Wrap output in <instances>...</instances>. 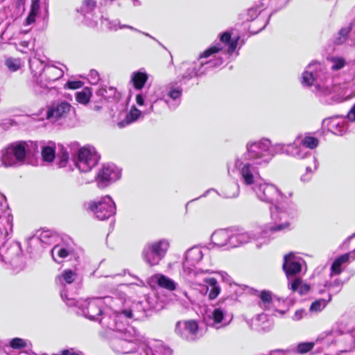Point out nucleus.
I'll return each instance as SVG.
<instances>
[{"label": "nucleus", "mask_w": 355, "mask_h": 355, "mask_svg": "<svg viewBox=\"0 0 355 355\" xmlns=\"http://www.w3.org/2000/svg\"><path fill=\"white\" fill-rule=\"evenodd\" d=\"M120 300L114 298L110 303V311L105 312L99 320V323L106 334H113L119 342L132 343L138 339L139 332L132 326L125 323L122 309H116Z\"/></svg>", "instance_id": "20e7f679"}, {"label": "nucleus", "mask_w": 355, "mask_h": 355, "mask_svg": "<svg viewBox=\"0 0 355 355\" xmlns=\"http://www.w3.org/2000/svg\"><path fill=\"white\" fill-rule=\"evenodd\" d=\"M347 280L342 281L341 279L336 278L332 281L330 282H326L324 284V287L327 288L331 295L332 294H337L338 293L343 286V284L347 282Z\"/></svg>", "instance_id": "c03bdc74"}, {"label": "nucleus", "mask_w": 355, "mask_h": 355, "mask_svg": "<svg viewBox=\"0 0 355 355\" xmlns=\"http://www.w3.org/2000/svg\"><path fill=\"white\" fill-rule=\"evenodd\" d=\"M121 178V170L114 164H107L103 166L97 175L98 185L104 188L112 182Z\"/></svg>", "instance_id": "412c9836"}, {"label": "nucleus", "mask_w": 355, "mask_h": 355, "mask_svg": "<svg viewBox=\"0 0 355 355\" xmlns=\"http://www.w3.org/2000/svg\"><path fill=\"white\" fill-rule=\"evenodd\" d=\"M152 281L156 283L159 287L168 291H174L176 288V283L171 278L162 274L155 275L152 277Z\"/></svg>", "instance_id": "e433bc0d"}, {"label": "nucleus", "mask_w": 355, "mask_h": 355, "mask_svg": "<svg viewBox=\"0 0 355 355\" xmlns=\"http://www.w3.org/2000/svg\"><path fill=\"white\" fill-rule=\"evenodd\" d=\"M100 80L99 74L97 71L92 69L88 74V80L92 85H96Z\"/></svg>", "instance_id": "052dcab7"}, {"label": "nucleus", "mask_w": 355, "mask_h": 355, "mask_svg": "<svg viewBox=\"0 0 355 355\" xmlns=\"http://www.w3.org/2000/svg\"><path fill=\"white\" fill-rule=\"evenodd\" d=\"M211 191H215L217 194L224 198H237L240 193V187L237 182H231L226 184L219 193L214 189L207 190L200 197H206Z\"/></svg>", "instance_id": "bb28decb"}, {"label": "nucleus", "mask_w": 355, "mask_h": 355, "mask_svg": "<svg viewBox=\"0 0 355 355\" xmlns=\"http://www.w3.org/2000/svg\"><path fill=\"white\" fill-rule=\"evenodd\" d=\"M261 10H258L257 7H252L248 10V20L252 21V23L249 26V31L252 34H257L263 30L268 22L263 21L261 19H257L258 15L261 12Z\"/></svg>", "instance_id": "b1692460"}, {"label": "nucleus", "mask_w": 355, "mask_h": 355, "mask_svg": "<svg viewBox=\"0 0 355 355\" xmlns=\"http://www.w3.org/2000/svg\"><path fill=\"white\" fill-rule=\"evenodd\" d=\"M259 306L264 310H270L274 306V299L270 291H263L260 293Z\"/></svg>", "instance_id": "37998d69"}, {"label": "nucleus", "mask_w": 355, "mask_h": 355, "mask_svg": "<svg viewBox=\"0 0 355 355\" xmlns=\"http://www.w3.org/2000/svg\"><path fill=\"white\" fill-rule=\"evenodd\" d=\"M352 32L355 33V19L348 26L343 27L339 31L337 36L334 38V43L338 45L343 44L347 40V37L349 34L348 44L351 46L355 45V42H349Z\"/></svg>", "instance_id": "2f4dec72"}, {"label": "nucleus", "mask_w": 355, "mask_h": 355, "mask_svg": "<svg viewBox=\"0 0 355 355\" xmlns=\"http://www.w3.org/2000/svg\"><path fill=\"white\" fill-rule=\"evenodd\" d=\"M355 259V250L342 254L336 258L331 266L330 276L340 275L343 271V265L349 261V259Z\"/></svg>", "instance_id": "c756f323"}, {"label": "nucleus", "mask_w": 355, "mask_h": 355, "mask_svg": "<svg viewBox=\"0 0 355 355\" xmlns=\"http://www.w3.org/2000/svg\"><path fill=\"white\" fill-rule=\"evenodd\" d=\"M9 345L14 349H20L29 347L31 343L21 338H14L10 340Z\"/></svg>", "instance_id": "8fccbe9b"}, {"label": "nucleus", "mask_w": 355, "mask_h": 355, "mask_svg": "<svg viewBox=\"0 0 355 355\" xmlns=\"http://www.w3.org/2000/svg\"><path fill=\"white\" fill-rule=\"evenodd\" d=\"M40 9V5L38 1L33 0L31 11L26 19V25H30L33 24L35 20V17L38 13Z\"/></svg>", "instance_id": "09e8293b"}, {"label": "nucleus", "mask_w": 355, "mask_h": 355, "mask_svg": "<svg viewBox=\"0 0 355 355\" xmlns=\"http://www.w3.org/2000/svg\"><path fill=\"white\" fill-rule=\"evenodd\" d=\"M153 354L156 355H172L173 351L170 347L160 345L156 347Z\"/></svg>", "instance_id": "4d7b16f0"}, {"label": "nucleus", "mask_w": 355, "mask_h": 355, "mask_svg": "<svg viewBox=\"0 0 355 355\" xmlns=\"http://www.w3.org/2000/svg\"><path fill=\"white\" fill-rule=\"evenodd\" d=\"M240 180L250 189L261 201L270 204L272 222L263 230V234L282 232L289 229L288 218L296 213L297 205L291 203L288 209L282 205L286 198L273 184L266 182L260 176L257 167H251L249 164H239Z\"/></svg>", "instance_id": "f257e3e1"}, {"label": "nucleus", "mask_w": 355, "mask_h": 355, "mask_svg": "<svg viewBox=\"0 0 355 355\" xmlns=\"http://www.w3.org/2000/svg\"><path fill=\"white\" fill-rule=\"evenodd\" d=\"M101 24L102 25L110 31H117L119 28H129L135 32H139V30L134 28L133 26L129 25H121L119 20H113L111 21L107 18L101 17Z\"/></svg>", "instance_id": "ea45409f"}, {"label": "nucleus", "mask_w": 355, "mask_h": 355, "mask_svg": "<svg viewBox=\"0 0 355 355\" xmlns=\"http://www.w3.org/2000/svg\"><path fill=\"white\" fill-rule=\"evenodd\" d=\"M328 129L333 134L343 135L347 130V122L343 117L336 116L331 118L327 123Z\"/></svg>", "instance_id": "7c9ffc66"}, {"label": "nucleus", "mask_w": 355, "mask_h": 355, "mask_svg": "<svg viewBox=\"0 0 355 355\" xmlns=\"http://www.w3.org/2000/svg\"><path fill=\"white\" fill-rule=\"evenodd\" d=\"M304 263V259L293 252L284 255L282 268L288 279V283L297 278L296 276L302 271Z\"/></svg>", "instance_id": "f3484780"}, {"label": "nucleus", "mask_w": 355, "mask_h": 355, "mask_svg": "<svg viewBox=\"0 0 355 355\" xmlns=\"http://www.w3.org/2000/svg\"><path fill=\"white\" fill-rule=\"evenodd\" d=\"M331 294L328 295L327 300H326V299L317 300L311 304L309 310L312 312L321 311L322 309H324V307L331 301Z\"/></svg>", "instance_id": "de8ad7c7"}, {"label": "nucleus", "mask_w": 355, "mask_h": 355, "mask_svg": "<svg viewBox=\"0 0 355 355\" xmlns=\"http://www.w3.org/2000/svg\"><path fill=\"white\" fill-rule=\"evenodd\" d=\"M39 153L38 144L32 141L14 142L0 150V166H19L26 157H33Z\"/></svg>", "instance_id": "39448f33"}, {"label": "nucleus", "mask_w": 355, "mask_h": 355, "mask_svg": "<svg viewBox=\"0 0 355 355\" xmlns=\"http://www.w3.org/2000/svg\"><path fill=\"white\" fill-rule=\"evenodd\" d=\"M180 69L185 70L182 75V80H190L193 76H200L205 73L203 69H200V62L199 66L196 63L190 64L187 62H184L180 67Z\"/></svg>", "instance_id": "c85d7f7f"}, {"label": "nucleus", "mask_w": 355, "mask_h": 355, "mask_svg": "<svg viewBox=\"0 0 355 355\" xmlns=\"http://www.w3.org/2000/svg\"><path fill=\"white\" fill-rule=\"evenodd\" d=\"M277 154H286L292 157H304L306 155L296 142L272 144L271 141L266 138L258 141H249L246 144V153L236 158L233 164H227L228 174L232 175L236 171L240 175L239 163L249 164L251 167L266 165Z\"/></svg>", "instance_id": "f03ea898"}, {"label": "nucleus", "mask_w": 355, "mask_h": 355, "mask_svg": "<svg viewBox=\"0 0 355 355\" xmlns=\"http://www.w3.org/2000/svg\"><path fill=\"white\" fill-rule=\"evenodd\" d=\"M331 334H338L339 339L338 341L345 343L346 347L341 352H347L355 347V329L344 334L339 333L338 331Z\"/></svg>", "instance_id": "f704fd0d"}, {"label": "nucleus", "mask_w": 355, "mask_h": 355, "mask_svg": "<svg viewBox=\"0 0 355 355\" xmlns=\"http://www.w3.org/2000/svg\"><path fill=\"white\" fill-rule=\"evenodd\" d=\"M59 162L58 165L60 167H64L66 166V164L69 159V155L67 150L64 148H62L59 155Z\"/></svg>", "instance_id": "bf43d9fd"}, {"label": "nucleus", "mask_w": 355, "mask_h": 355, "mask_svg": "<svg viewBox=\"0 0 355 355\" xmlns=\"http://www.w3.org/2000/svg\"><path fill=\"white\" fill-rule=\"evenodd\" d=\"M148 79V75L143 71H135L132 73L130 82L137 90H141Z\"/></svg>", "instance_id": "4c0bfd02"}, {"label": "nucleus", "mask_w": 355, "mask_h": 355, "mask_svg": "<svg viewBox=\"0 0 355 355\" xmlns=\"http://www.w3.org/2000/svg\"><path fill=\"white\" fill-rule=\"evenodd\" d=\"M96 7V1L94 0H85L80 8L83 15H86L90 13Z\"/></svg>", "instance_id": "603ef678"}, {"label": "nucleus", "mask_w": 355, "mask_h": 355, "mask_svg": "<svg viewBox=\"0 0 355 355\" xmlns=\"http://www.w3.org/2000/svg\"><path fill=\"white\" fill-rule=\"evenodd\" d=\"M96 95L99 97L101 103L117 98L116 89L113 87H101L96 92Z\"/></svg>", "instance_id": "58836bf2"}, {"label": "nucleus", "mask_w": 355, "mask_h": 355, "mask_svg": "<svg viewBox=\"0 0 355 355\" xmlns=\"http://www.w3.org/2000/svg\"><path fill=\"white\" fill-rule=\"evenodd\" d=\"M302 84L311 87V92L319 101L327 105L338 101V96L345 95V84L338 82V78L318 62H311L302 73Z\"/></svg>", "instance_id": "7ed1b4c3"}, {"label": "nucleus", "mask_w": 355, "mask_h": 355, "mask_svg": "<svg viewBox=\"0 0 355 355\" xmlns=\"http://www.w3.org/2000/svg\"><path fill=\"white\" fill-rule=\"evenodd\" d=\"M69 254V252L67 249L59 245H55L51 250V254L53 259L58 263L61 261L60 259H62L66 258Z\"/></svg>", "instance_id": "a18cd8bd"}, {"label": "nucleus", "mask_w": 355, "mask_h": 355, "mask_svg": "<svg viewBox=\"0 0 355 355\" xmlns=\"http://www.w3.org/2000/svg\"><path fill=\"white\" fill-rule=\"evenodd\" d=\"M12 231V216L6 196L0 192V233L5 236Z\"/></svg>", "instance_id": "aec40b11"}, {"label": "nucleus", "mask_w": 355, "mask_h": 355, "mask_svg": "<svg viewBox=\"0 0 355 355\" xmlns=\"http://www.w3.org/2000/svg\"><path fill=\"white\" fill-rule=\"evenodd\" d=\"M153 250L164 258L167 252V250L170 246V242L166 239H162L159 241L148 243Z\"/></svg>", "instance_id": "a19ab883"}, {"label": "nucleus", "mask_w": 355, "mask_h": 355, "mask_svg": "<svg viewBox=\"0 0 355 355\" xmlns=\"http://www.w3.org/2000/svg\"><path fill=\"white\" fill-rule=\"evenodd\" d=\"M288 288L294 292H298L300 295L306 294L310 286L307 284H302L300 278H295L291 282L288 283Z\"/></svg>", "instance_id": "79ce46f5"}, {"label": "nucleus", "mask_w": 355, "mask_h": 355, "mask_svg": "<svg viewBox=\"0 0 355 355\" xmlns=\"http://www.w3.org/2000/svg\"><path fill=\"white\" fill-rule=\"evenodd\" d=\"M91 96V89L89 87H85L83 90L76 92V99L79 103L86 105L89 103Z\"/></svg>", "instance_id": "49530a36"}, {"label": "nucleus", "mask_w": 355, "mask_h": 355, "mask_svg": "<svg viewBox=\"0 0 355 355\" xmlns=\"http://www.w3.org/2000/svg\"><path fill=\"white\" fill-rule=\"evenodd\" d=\"M240 37L236 35L232 37V33L230 31H225L220 35L219 41H216L209 48L206 49L199 57L200 59L206 58L212 54L222 51L227 46V53L232 55L236 50Z\"/></svg>", "instance_id": "f8f14e48"}, {"label": "nucleus", "mask_w": 355, "mask_h": 355, "mask_svg": "<svg viewBox=\"0 0 355 355\" xmlns=\"http://www.w3.org/2000/svg\"><path fill=\"white\" fill-rule=\"evenodd\" d=\"M135 349V346L132 347H121L120 349H116L118 352H121L123 354H128V355H141L139 353L132 352Z\"/></svg>", "instance_id": "0e129e2a"}, {"label": "nucleus", "mask_w": 355, "mask_h": 355, "mask_svg": "<svg viewBox=\"0 0 355 355\" xmlns=\"http://www.w3.org/2000/svg\"><path fill=\"white\" fill-rule=\"evenodd\" d=\"M85 207L100 220L108 219L116 214L115 203L109 196L98 200L89 201L85 204Z\"/></svg>", "instance_id": "1a4fd4ad"}, {"label": "nucleus", "mask_w": 355, "mask_h": 355, "mask_svg": "<svg viewBox=\"0 0 355 355\" xmlns=\"http://www.w3.org/2000/svg\"><path fill=\"white\" fill-rule=\"evenodd\" d=\"M61 297L69 306H77L82 314L91 320H98L103 313V306L104 303L112 302L114 298L109 296L104 297H93L87 300H76L73 297H69L64 291H61Z\"/></svg>", "instance_id": "423d86ee"}, {"label": "nucleus", "mask_w": 355, "mask_h": 355, "mask_svg": "<svg viewBox=\"0 0 355 355\" xmlns=\"http://www.w3.org/2000/svg\"><path fill=\"white\" fill-rule=\"evenodd\" d=\"M314 346L313 343L309 342V343H302L298 344V345L296 347V352L298 354H305L309 351H311Z\"/></svg>", "instance_id": "6e6d98bb"}, {"label": "nucleus", "mask_w": 355, "mask_h": 355, "mask_svg": "<svg viewBox=\"0 0 355 355\" xmlns=\"http://www.w3.org/2000/svg\"><path fill=\"white\" fill-rule=\"evenodd\" d=\"M76 277V273L71 269L64 270L60 275L57 276L55 278L56 284L64 287L60 292L64 291V292L68 295L65 291L66 284H71L73 283Z\"/></svg>", "instance_id": "473e14b6"}, {"label": "nucleus", "mask_w": 355, "mask_h": 355, "mask_svg": "<svg viewBox=\"0 0 355 355\" xmlns=\"http://www.w3.org/2000/svg\"><path fill=\"white\" fill-rule=\"evenodd\" d=\"M259 238L257 233L252 232H234L232 230V248L239 247Z\"/></svg>", "instance_id": "a878e982"}, {"label": "nucleus", "mask_w": 355, "mask_h": 355, "mask_svg": "<svg viewBox=\"0 0 355 355\" xmlns=\"http://www.w3.org/2000/svg\"><path fill=\"white\" fill-rule=\"evenodd\" d=\"M149 304L147 301H137L130 302L125 301L122 308L125 320L133 319L135 320H142L147 316V311L149 309Z\"/></svg>", "instance_id": "dca6fc26"}, {"label": "nucleus", "mask_w": 355, "mask_h": 355, "mask_svg": "<svg viewBox=\"0 0 355 355\" xmlns=\"http://www.w3.org/2000/svg\"><path fill=\"white\" fill-rule=\"evenodd\" d=\"M46 64L45 57L40 58L35 55L29 59V67L34 78V84L37 78H41Z\"/></svg>", "instance_id": "cd10ccee"}, {"label": "nucleus", "mask_w": 355, "mask_h": 355, "mask_svg": "<svg viewBox=\"0 0 355 355\" xmlns=\"http://www.w3.org/2000/svg\"><path fill=\"white\" fill-rule=\"evenodd\" d=\"M295 142L297 144V146H299L302 150L306 153V155L304 157H296L299 159H303L312 156L311 153L309 150H304V147L313 150L317 148L319 144V141L317 138L309 135H306L304 137L297 136L293 143Z\"/></svg>", "instance_id": "393cba45"}, {"label": "nucleus", "mask_w": 355, "mask_h": 355, "mask_svg": "<svg viewBox=\"0 0 355 355\" xmlns=\"http://www.w3.org/2000/svg\"><path fill=\"white\" fill-rule=\"evenodd\" d=\"M223 62V60L221 58H216L214 60H211L207 62H200V69H203L205 71L209 69L216 68L220 66Z\"/></svg>", "instance_id": "3c124183"}, {"label": "nucleus", "mask_w": 355, "mask_h": 355, "mask_svg": "<svg viewBox=\"0 0 355 355\" xmlns=\"http://www.w3.org/2000/svg\"><path fill=\"white\" fill-rule=\"evenodd\" d=\"M142 257L145 262L151 266L157 265L163 259L159 253H157L148 245H146L144 248Z\"/></svg>", "instance_id": "c9c22d12"}, {"label": "nucleus", "mask_w": 355, "mask_h": 355, "mask_svg": "<svg viewBox=\"0 0 355 355\" xmlns=\"http://www.w3.org/2000/svg\"><path fill=\"white\" fill-rule=\"evenodd\" d=\"M204 251H207V250L195 245L188 249L184 253L181 275L191 284H198L197 278L199 277L201 274L210 272L209 269L198 267L203 261L205 256Z\"/></svg>", "instance_id": "0eeeda50"}, {"label": "nucleus", "mask_w": 355, "mask_h": 355, "mask_svg": "<svg viewBox=\"0 0 355 355\" xmlns=\"http://www.w3.org/2000/svg\"><path fill=\"white\" fill-rule=\"evenodd\" d=\"M6 67L10 71H17L21 66V62L19 59L9 58L6 60L5 62Z\"/></svg>", "instance_id": "864d4df0"}, {"label": "nucleus", "mask_w": 355, "mask_h": 355, "mask_svg": "<svg viewBox=\"0 0 355 355\" xmlns=\"http://www.w3.org/2000/svg\"><path fill=\"white\" fill-rule=\"evenodd\" d=\"M161 97L155 100H163L170 109H175L181 102L182 89L177 83H171L162 87Z\"/></svg>", "instance_id": "4468645a"}, {"label": "nucleus", "mask_w": 355, "mask_h": 355, "mask_svg": "<svg viewBox=\"0 0 355 355\" xmlns=\"http://www.w3.org/2000/svg\"><path fill=\"white\" fill-rule=\"evenodd\" d=\"M83 86V83L80 80H69L66 83V87L71 89H76Z\"/></svg>", "instance_id": "e2e57ef3"}, {"label": "nucleus", "mask_w": 355, "mask_h": 355, "mask_svg": "<svg viewBox=\"0 0 355 355\" xmlns=\"http://www.w3.org/2000/svg\"><path fill=\"white\" fill-rule=\"evenodd\" d=\"M211 242L218 247L232 248V230L220 229L215 231L211 236Z\"/></svg>", "instance_id": "5701e85b"}, {"label": "nucleus", "mask_w": 355, "mask_h": 355, "mask_svg": "<svg viewBox=\"0 0 355 355\" xmlns=\"http://www.w3.org/2000/svg\"><path fill=\"white\" fill-rule=\"evenodd\" d=\"M39 150H41L42 159L44 162H51L55 159V144L53 142H49L46 145L43 142H37Z\"/></svg>", "instance_id": "72a5a7b5"}, {"label": "nucleus", "mask_w": 355, "mask_h": 355, "mask_svg": "<svg viewBox=\"0 0 355 355\" xmlns=\"http://www.w3.org/2000/svg\"><path fill=\"white\" fill-rule=\"evenodd\" d=\"M43 355H81V352L73 348L64 349L57 354H44Z\"/></svg>", "instance_id": "680f3d73"}, {"label": "nucleus", "mask_w": 355, "mask_h": 355, "mask_svg": "<svg viewBox=\"0 0 355 355\" xmlns=\"http://www.w3.org/2000/svg\"><path fill=\"white\" fill-rule=\"evenodd\" d=\"M99 155L94 147L85 146L80 148L73 155V162L78 170L83 173L90 171L98 162Z\"/></svg>", "instance_id": "9b49d317"}, {"label": "nucleus", "mask_w": 355, "mask_h": 355, "mask_svg": "<svg viewBox=\"0 0 355 355\" xmlns=\"http://www.w3.org/2000/svg\"><path fill=\"white\" fill-rule=\"evenodd\" d=\"M232 319L225 308L221 306L214 307L206 313L205 318L207 325L215 329H220L227 326Z\"/></svg>", "instance_id": "2eb2a0df"}, {"label": "nucleus", "mask_w": 355, "mask_h": 355, "mask_svg": "<svg viewBox=\"0 0 355 355\" xmlns=\"http://www.w3.org/2000/svg\"><path fill=\"white\" fill-rule=\"evenodd\" d=\"M175 332L182 339L188 342L195 341L199 338L198 324L193 320L178 322Z\"/></svg>", "instance_id": "a211bd4d"}, {"label": "nucleus", "mask_w": 355, "mask_h": 355, "mask_svg": "<svg viewBox=\"0 0 355 355\" xmlns=\"http://www.w3.org/2000/svg\"><path fill=\"white\" fill-rule=\"evenodd\" d=\"M0 261L17 267L22 262L19 243L6 241L0 247Z\"/></svg>", "instance_id": "ddd939ff"}, {"label": "nucleus", "mask_w": 355, "mask_h": 355, "mask_svg": "<svg viewBox=\"0 0 355 355\" xmlns=\"http://www.w3.org/2000/svg\"><path fill=\"white\" fill-rule=\"evenodd\" d=\"M198 284H192L200 286V291L202 294H208L209 300L216 299L220 293V286L217 280L213 277L203 279L205 284H201L200 277L197 278Z\"/></svg>", "instance_id": "4be33fe9"}, {"label": "nucleus", "mask_w": 355, "mask_h": 355, "mask_svg": "<svg viewBox=\"0 0 355 355\" xmlns=\"http://www.w3.org/2000/svg\"><path fill=\"white\" fill-rule=\"evenodd\" d=\"M347 118L349 121H355V104L351 107V109L348 112Z\"/></svg>", "instance_id": "774afa93"}, {"label": "nucleus", "mask_w": 355, "mask_h": 355, "mask_svg": "<svg viewBox=\"0 0 355 355\" xmlns=\"http://www.w3.org/2000/svg\"><path fill=\"white\" fill-rule=\"evenodd\" d=\"M136 102L139 106H144L147 107V108L139 110L135 106H132L127 113L125 118L117 123L120 128H123L135 122L141 116L150 114L153 111L154 104L157 102V100L149 98L146 94L141 92L137 94Z\"/></svg>", "instance_id": "6e6552de"}, {"label": "nucleus", "mask_w": 355, "mask_h": 355, "mask_svg": "<svg viewBox=\"0 0 355 355\" xmlns=\"http://www.w3.org/2000/svg\"><path fill=\"white\" fill-rule=\"evenodd\" d=\"M331 61L332 63L331 69L332 71L340 70L343 68L346 64L345 59L340 57H333Z\"/></svg>", "instance_id": "5fc2aeb1"}, {"label": "nucleus", "mask_w": 355, "mask_h": 355, "mask_svg": "<svg viewBox=\"0 0 355 355\" xmlns=\"http://www.w3.org/2000/svg\"><path fill=\"white\" fill-rule=\"evenodd\" d=\"M64 75L62 69L47 63L41 78L35 79V84L33 85V92L37 96L42 95L49 89V84L54 82Z\"/></svg>", "instance_id": "9d476101"}, {"label": "nucleus", "mask_w": 355, "mask_h": 355, "mask_svg": "<svg viewBox=\"0 0 355 355\" xmlns=\"http://www.w3.org/2000/svg\"><path fill=\"white\" fill-rule=\"evenodd\" d=\"M306 315V311L304 309H298L295 312V314L293 316V320L295 321H298L304 318Z\"/></svg>", "instance_id": "338daca9"}, {"label": "nucleus", "mask_w": 355, "mask_h": 355, "mask_svg": "<svg viewBox=\"0 0 355 355\" xmlns=\"http://www.w3.org/2000/svg\"><path fill=\"white\" fill-rule=\"evenodd\" d=\"M311 157L313 159V166H306V173H309V174H311L312 175L318 168V162L317 159L315 157L311 156Z\"/></svg>", "instance_id": "69168bd1"}, {"label": "nucleus", "mask_w": 355, "mask_h": 355, "mask_svg": "<svg viewBox=\"0 0 355 355\" xmlns=\"http://www.w3.org/2000/svg\"><path fill=\"white\" fill-rule=\"evenodd\" d=\"M71 108V105L66 101L53 103L47 108L46 119L51 123H60L67 116Z\"/></svg>", "instance_id": "6ab92c4d"}, {"label": "nucleus", "mask_w": 355, "mask_h": 355, "mask_svg": "<svg viewBox=\"0 0 355 355\" xmlns=\"http://www.w3.org/2000/svg\"><path fill=\"white\" fill-rule=\"evenodd\" d=\"M289 0H262L261 5L262 6H268L269 4L282 8L284 6Z\"/></svg>", "instance_id": "13d9d810"}]
</instances>
